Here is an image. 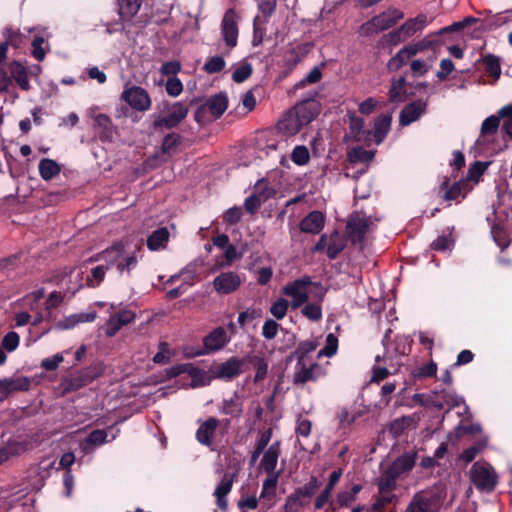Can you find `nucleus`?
<instances>
[{
    "label": "nucleus",
    "instance_id": "nucleus-1",
    "mask_svg": "<svg viewBox=\"0 0 512 512\" xmlns=\"http://www.w3.org/2000/svg\"><path fill=\"white\" fill-rule=\"evenodd\" d=\"M445 497L446 491L442 486L419 491L412 497L405 512H439Z\"/></svg>",
    "mask_w": 512,
    "mask_h": 512
},
{
    "label": "nucleus",
    "instance_id": "nucleus-2",
    "mask_svg": "<svg viewBox=\"0 0 512 512\" xmlns=\"http://www.w3.org/2000/svg\"><path fill=\"white\" fill-rule=\"evenodd\" d=\"M470 479L480 492L491 493L498 483V475L487 462H475L470 469Z\"/></svg>",
    "mask_w": 512,
    "mask_h": 512
},
{
    "label": "nucleus",
    "instance_id": "nucleus-3",
    "mask_svg": "<svg viewBox=\"0 0 512 512\" xmlns=\"http://www.w3.org/2000/svg\"><path fill=\"white\" fill-rule=\"evenodd\" d=\"M210 372L215 379L230 382L245 372V359L231 356L222 363L214 362L210 366Z\"/></svg>",
    "mask_w": 512,
    "mask_h": 512
},
{
    "label": "nucleus",
    "instance_id": "nucleus-4",
    "mask_svg": "<svg viewBox=\"0 0 512 512\" xmlns=\"http://www.w3.org/2000/svg\"><path fill=\"white\" fill-rule=\"evenodd\" d=\"M314 285L319 286V284L313 283L309 276H303L298 278L292 282L287 283L282 288V294L291 297V307L292 309H298L302 305L308 302L309 300V291L308 287Z\"/></svg>",
    "mask_w": 512,
    "mask_h": 512
},
{
    "label": "nucleus",
    "instance_id": "nucleus-5",
    "mask_svg": "<svg viewBox=\"0 0 512 512\" xmlns=\"http://www.w3.org/2000/svg\"><path fill=\"white\" fill-rule=\"evenodd\" d=\"M230 341L223 327L213 329L203 338V347L198 348L195 353H187V358L208 355L212 352L221 350Z\"/></svg>",
    "mask_w": 512,
    "mask_h": 512
},
{
    "label": "nucleus",
    "instance_id": "nucleus-6",
    "mask_svg": "<svg viewBox=\"0 0 512 512\" xmlns=\"http://www.w3.org/2000/svg\"><path fill=\"white\" fill-rule=\"evenodd\" d=\"M189 108L182 102H175L171 106V110L165 116L157 117L153 122V128L158 129H173L177 127L188 115Z\"/></svg>",
    "mask_w": 512,
    "mask_h": 512
},
{
    "label": "nucleus",
    "instance_id": "nucleus-7",
    "mask_svg": "<svg viewBox=\"0 0 512 512\" xmlns=\"http://www.w3.org/2000/svg\"><path fill=\"white\" fill-rule=\"evenodd\" d=\"M121 98L136 111L144 112L151 107V98L148 92L140 86L125 89Z\"/></svg>",
    "mask_w": 512,
    "mask_h": 512
},
{
    "label": "nucleus",
    "instance_id": "nucleus-8",
    "mask_svg": "<svg viewBox=\"0 0 512 512\" xmlns=\"http://www.w3.org/2000/svg\"><path fill=\"white\" fill-rule=\"evenodd\" d=\"M466 185L465 181H458L451 184L450 179L444 177L439 185L437 196L445 202L454 201L460 203V201L466 197V192L464 191Z\"/></svg>",
    "mask_w": 512,
    "mask_h": 512
},
{
    "label": "nucleus",
    "instance_id": "nucleus-9",
    "mask_svg": "<svg viewBox=\"0 0 512 512\" xmlns=\"http://www.w3.org/2000/svg\"><path fill=\"white\" fill-rule=\"evenodd\" d=\"M237 22L238 15L235 10L232 8L228 9L221 22V33L225 44L230 48H234L238 42L239 30Z\"/></svg>",
    "mask_w": 512,
    "mask_h": 512
},
{
    "label": "nucleus",
    "instance_id": "nucleus-10",
    "mask_svg": "<svg viewBox=\"0 0 512 512\" xmlns=\"http://www.w3.org/2000/svg\"><path fill=\"white\" fill-rule=\"evenodd\" d=\"M370 223L369 218L360 217L359 215H352L348 219L346 229L349 239L353 244H358L364 241L369 230Z\"/></svg>",
    "mask_w": 512,
    "mask_h": 512
},
{
    "label": "nucleus",
    "instance_id": "nucleus-11",
    "mask_svg": "<svg viewBox=\"0 0 512 512\" xmlns=\"http://www.w3.org/2000/svg\"><path fill=\"white\" fill-rule=\"evenodd\" d=\"M242 280L236 272H222L213 280V287L219 293L228 295L235 292L241 285Z\"/></svg>",
    "mask_w": 512,
    "mask_h": 512
},
{
    "label": "nucleus",
    "instance_id": "nucleus-12",
    "mask_svg": "<svg viewBox=\"0 0 512 512\" xmlns=\"http://www.w3.org/2000/svg\"><path fill=\"white\" fill-rule=\"evenodd\" d=\"M297 371L294 374L293 383L295 385H303L310 381H317L319 378L325 375L322 366L319 363H312L306 366L305 362L302 364H296Z\"/></svg>",
    "mask_w": 512,
    "mask_h": 512
},
{
    "label": "nucleus",
    "instance_id": "nucleus-13",
    "mask_svg": "<svg viewBox=\"0 0 512 512\" xmlns=\"http://www.w3.org/2000/svg\"><path fill=\"white\" fill-rule=\"evenodd\" d=\"M461 401L462 400L458 398L454 391L447 389L434 390L426 399L427 403H430L437 409H442L445 405L449 406V409H451L459 406Z\"/></svg>",
    "mask_w": 512,
    "mask_h": 512
},
{
    "label": "nucleus",
    "instance_id": "nucleus-14",
    "mask_svg": "<svg viewBox=\"0 0 512 512\" xmlns=\"http://www.w3.org/2000/svg\"><path fill=\"white\" fill-rule=\"evenodd\" d=\"M426 109L427 102L421 99L408 103L400 112L399 124L401 126L410 125L418 120L426 112Z\"/></svg>",
    "mask_w": 512,
    "mask_h": 512
},
{
    "label": "nucleus",
    "instance_id": "nucleus-15",
    "mask_svg": "<svg viewBox=\"0 0 512 512\" xmlns=\"http://www.w3.org/2000/svg\"><path fill=\"white\" fill-rule=\"evenodd\" d=\"M219 423V420L215 417H209L200 423L195 434L196 440L206 447H211Z\"/></svg>",
    "mask_w": 512,
    "mask_h": 512
},
{
    "label": "nucleus",
    "instance_id": "nucleus-16",
    "mask_svg": "<svg viewBox=\"0 0 512 512\" xmlns=\"http://www.w3.org/2000/svg\"><path fill=\"white\" fill-rule=\"evenodd\" d=\"M325 216L321 211L313 210L306 215L299 224L303 233L319 234L324 228Z\"/></svg>",
    "mask_w": 512,
    "mask_h": 512
},
{
    "label": "nucleus",
    "instance_id": "nucleus-17",
    "mask_svg": "<svg viewBox=\"0 0 512 512\" xmlns=\"http://www.w3.org/2000/svg\"><path fill=\"white\" fill-rule=\"evenodd\" d=\"M418 52H421L420 47L416 44H410L400 49L395 56H393L388 62V68L391 71L399 70L405 65L411 57L415 56Z\"/></svg>",
    "mask_w": 512,
    "mask_h": 512
},
{
    "label": "nucleus",
    "instance_id": "nucleus-18",
    "mask_svg": "<svg viewBox=\"0 0 512 512\" xmlns=\"http://www.w3.org/2000/svg\"><path fill=\"white\" fill-rule=\"evenodd\" d=\"M416 459L417 451L411 450L398 456L388 467L401 476L414 468Z\"/></svg>",
    "mask_w": 512,
    "mask_h": 512
},
{
    "label": "nucleus",
    "instance_id": "nucleus-19",
    "mask_svg": "<svg viewBox=\"0 0 512 512\" xmlns=\"http://www.w3.org/2000/svg\"><path fill=\"white\" fill-rule=\"evenodd\" d=\"M232 486L233 476L229 473H225L214 491V496L216 497V504L222 511L227 510L228 503L226 497L230 493Z\"/></svg>",
    "mask_w": 512,
    "mask_h": 512
},
{
    "label": "nucleus",
    "instance_id": "nucleus-20",
    "mask_svg": "<svg viewBox=\"0 0 512 512\" xmlns=\"http://www.w3.org/2000/svg\"><path fill=\"white\" fill-rule=\"evenodd\" d=\"M280 446H281L280 441H275L268 447V449L266 451L264 450V454L261 459L260 466L268 474L275 473L278 458L281 453Z\"/></svg>",
    "mask_w": 512,
    "mask_h": 512
},
{
    "label": "nucleus",
    "instance_id": "nucleus-21",
    "mask_svg": "<svg viewBox=\"0 0 512 512\" xmlns=\"http://www.w3.org/2000/svg\"><path fill=\"white\" fill-rule=\"evenodd\" d=\"M294 113L303 126H306L319 114V106L315 102L303 101L295 106Z\"/></svg>",
    "mask_w": 512,
    "mask_h": 512
},
{
    "label": "nucleus",
    "instance_id": "nucleus-22",
    "mask_svg": "<svg viewBox=\"0 0 512 512\" xmlns=\"http://www.w3.org/2000/svg\"><path fill=\"white\" fill-rule=\"evenodd\" d=\"M406 85V79L403 76L393 80L389 89V102L402 103L411 97L413 92H408Z\"/></svg>",
    "mask_w": 512,
    "mask_h": 512
},
{
    "label": "nucleus",
    "instance_id": "nucleus-23",
    "mask_svg": "<svg viewBox=\"0 0 512 512\" xmlns=\"http://www.w3.org/2000/svg\"><path fill=\"white\" fill-rule=\"evenodd\" d=\"M123 253L124 245L122 242H116L97 256L91 257L88 261L93 262L104 260L106 262L105 265H109L110 269L119 260V258L122 257Z\"/></svg>",
    "mask_w": 512,
    "mask_h": 512
},
{
    "label": "nucleus",
    "instance_id": "nucleus-24",
    "mask_svg": "<svg viewBox=\"0 0 512 512\" xmlns=\"http://www.w3.org/2000/svg\"><path fill=\"white\" fill-rule=\"evenodd\" d=\"M342 474H343V472H342V469H340V468L337 470H334L330 474L328 483L326 484L324 490L315 499V503H314L315 509H317V510L322 509L324 507V505L328 502V500L331 496V493H332L335 485L339 482Z\"/></svg>",
    "mask_w": 512,
    "mask_h": 512
},
{
    "label": "nucleus",
    "instance_id": "nucleus-25",
    "mask_svg": "<svg viewBox=\"0 0 512 512\" xmlns=\"http://www.w3.org/2000/svg\"><path fill=\"white\" fill-rule=\"evenodd\" d=\"M9 71L11 74L10 77L15 80L21 90L29 91L31 89L28 72L25 66L14 60L9 64Z\"/></svg>",
    "mask_w": 512,
    "mask_h": 512
},
{
    "label": "nucleus",
    "instance_id": "nucleus-26",
    "mask_svg": "<svg viewBox=\"0 0 512 512\" xmlns=\"http://www.w3.org/2000/svg\"><path fill=\"white\" fill-rule=\"evenodd\" d=\"M244 359H245V366L250 363L253 365L254 369H255V376H254V383H259L261 381H263L266 376H267V373H268V362L266 361L265 358L261 357V356H258V355H253V354H248L246 356H244Z\"/></svg>",
    "mask_w": 512,
    "mask_h": 512
},
{
    "label": "nucleus",
    "instance_id": "nucleus-27",
    "mask_svg": "<svg viewBox=\"0 0 512 512\" xmlns=\"http://www.w3.org/2000/svg\"><path fill=\"white\" fill-rule=\"evenodd\" d=\"M302 127H304L303 124L294 112L288 113L277 124L278 130L287 136H293L297 134L302 129Z\"/></svg>",
    "mask_w": 512,
    "mask_h": 512
},
{
    "label": "nucleus",
    "instance_id": "nucleus-28",
    "mask_svg": "<svg viewBox=\"0 0 512 512\" xmlns=\"http://www.w3.org/2000/svg\"><path fill=\"white\" fill-rule=\"evenodd\" d=\"M192 380L191 386L192 387H204L210 385L211 381L215 379L212 377V373L210 372V369L208 371L202 370L197 366H194L192 363H190L188 367V373H187Z\"/></svg>",
    "mask_w": 512,
    "mask_h": 512
},
{
    "label": "nucleus",
    "instance_id": "nucleus-29",
    "mask_svg": "<svg viewBox=\"0 0 512 512\" xmlns=\"http://www.w3.org/2000/svg\"><path fill=\"white\" fill-rule=\"evenodd\" d=\"M170 233L166 227L154 230L147 238V247L150 251H157L165 248L169 241Z\"/></svg>",
    "mask_w": 512,
    "mask_h": 512
},
{
    "label": "nucleus",
    "instance_id": "nucleus-30",
    "mask_svg": "<svg viewBox=\"0 0 512 512\" xmlns=\"http://www.w3.org/2000/svg\"><path fill=\"white\" fill-rule=\"evenodd\" d=\"M400 476L387 467L381 474L377 486L380 494L393 492L397 487V479Z\"/></svg>",
    "mask_w": 512,
    "mask_h": 512
},
{
    "label": "nucleus",
    "instance_id": "nucleus-31",
    "mask_svg": "<svg viewBox=\"0 0 512 512\" xmlns=\"http://www.w3.org/2000/svg\"><path fill=\"white\" fill-rule=\"evenodd\" d=\"M392 14L393 15H390L387 12H383L372 17L373 22L375 23V26L379 32L393 27L404 16L403 13L398 10H393Z\"/></svg>",
    "mask_w": 512,
    "mask_h": 512
},
{
    "label": "nucleus",
    "instance_id": "nucleus-32",
    "mask_svg": "<svg viewBox=\"0 0 512 512\" xmlns=\"http://www.w3.org/2000/svg\"><path fill=\"white\" fill-rule=\"evenodd\" d=\"M207 107V110H209L215 118L221 117L228 107V97L226 93L220 92L212 96L207 101Z\"/></svg>",
    "mask_w": 512,
    "mask_h": 512
},
{
    "label": "nucleus",
    "instance_id": "nucleus-33",
    "mask_svg": "<svg viewBox=\"0 0 512 512\" xmlns=\"http://www.w3.org/2000/svg\"><path fill=\"white\" fill-rule=\"evenodd\" d=\"M96 318V312L91 313H77L66 317L64 320L58 322L57 326L60 329H71L79 323L93 322Z\"/></svg>",
    "mask_w": 512,
    "mask_h": 512
},
{
    "label": "nucleus",
    "instance_id": "nucleus-34",
    "mask_svg": "<svg viewBox=\"0 0 512 512\" xmlns=\"http://www.w3.org/2000/svg\"><path fill=\"white\" fill-rule=\"evenodd\" d=\"M117 2L120 17L129 21L138 13L142 0H117Z\"/></svg>",
    "mask_w": 512,
    "mask_h": 512
},
{
    "label": "nucleus",
    "instance_id": "nucleus-35",
    "mask_svg": "<svg viewBox=\"0 0 512 512\" xmlns=\"http://www.w3.org/2000/svg\"><path fill=\"white\" fill-rule=\"evenodd\" d=\"M89 384V378H84L82 373L78 370L71 373L63 381V387L65 393L75 392Z\"/></svg>",
    "mask_w": 512,
    "mask_h": 512
},
{
    "label": "nucleus",
    "instance_id": "nucleus-36",
    "mask_svg": "<svg viewBox=\"0 0 512 512\" xmlns=\"http://www.w3.org/2000/svg\"><path fill=\"white\" fill-rule=\"evenodd\" d=\"M38 169L40 176L46 181L51 180L61 172L60 165L55 160L49 158L41 159Z\"/></svg>",
    "mask_w": 512,
    "mask_h": 512
},
{
    "label": "nucleus",
    "instance_id": "nucleus-37",
    "mask_svg": "<svg viewBox=\"0 0 512 512\" xmlns=\"http://www.w3.org/2000/svg\"><path fill=\"white\" fill-rule=\"evenodd\" d=\"M221 411L232 418H239L243 414V403L235 394L234 397L223 400Z\"/></svg>",
    "mask_w": 512,
    "mask_h": 512
},
{
    "label": "nucleus",
    "instance_id": "nucleus-38",
    "mask_svg": "<svg viewBox=\"0 0 512 512\" xmlns=\"http://www.w3.org/2000/svg\"><path fill=\"white\" fill-rule=\"evenodd\" d=\"M391 116L381 115L375 120L374 124V137L376 143H381L388 134L391 126Z\"/></svg>",
    "mask_w": 512,
    "mask_h": 512
},
{
    "label": "nucleus",
    "instance_id": "nucleus-39",
    "mask_svg": "<svg viewBox=\"0 0 512 512\" xmlns=\"http://www.w3.org/2000/svg\"><path fill=\"white\" fill-rule=\"evenodd\" d=\"M349 129L350 137L353 138L355 142H360L364 139V120L361 117L351 114L349 116Z\"/></svg>",
    "mask_w": 512,
    "mask_h": 512
},
{
    "label": "nucleus",
    "instance_id": "nucleus-40",
    "mask_svg": "<svg viewBox=\"0 0 512 512\" xmlns=\"http://www.w3.org/2000/svg\"><path fill=\"white\" fill-rule=\"evenodd\" d=\"M483 63L486 73L495 80L499 79L501 75L500 58L494 54H487L483 57Z\"/></svg>",
    "mask_w": 512,
    "mask_h": 512
},
{
    "label": "nucleus",
    "instance_id": "nucleus-41",
    "mask_svg": "<svg viewBox=\"0 0 512 512\" xmlns=\"http://www.w3.org/2000/svg\"><path fill=\"white\" fill-rule=\"evenodd\" d=\"M109 270V265H98L93 267L90 271V275L86 278V284L88 287H98L105 278L106 271Z\"/></svg>",
    "mask_w": 512,
    "mask_h": 512
},
{
    "label": "nucleus",
    "instance_id": "nucleus-42",
    "mask_svg": "<svg viewBox=\"0 0 512 512\" xmlns=\"http://www.w3.org/2000/svg\"><path fill=\"white\" fill-rule=\"evenodd\" d=\"M279 476L280 472L272 473L263 481L260 498H271L276 495V487Z\"/></svg>",
    "mask_w": 512,
    "mask_h": 512
},
{
    "label": "nucleus",
    "instance_id": "nucleus-43",
    "mask_svg": "<svg viewBox=\"0 0 512 512\" xmlns=\"http://www.w3.org/2000/svg\"><path fill=\"white\" fill-rule=\"evenodd\" d=\"M8 394L16 391H27L30 388V380L25 376L17 378H4Z\"/></svg>",
    "mask_w": 512,
    "mask_h": 512
},
{
    "label": "nucleus",
    "instance_id": "nucleus-44",
    "mask_svg": "<svg viewBox=\"0 0 512 512\" xmlns=\"http://www.w3.org/2000/svg\"><path fill=\"white\" fill-rule=\"evenodd\" d=\"M181 135L175 132L168 133L162 141L161 151L164 154H170L181 144Z\"/></svg>",
    "mask_w": 512,
    "mask_h": 512
},
{
    "label": "nucleus",
    "instance_id": "nucleus-45",
    "mask_svg": "<svg viewBox=\"0 0 512 512\" xmlns=\"http://www.w3.org/2000/svg\"><path fill=\"white\" fill-rule=\"evenodd\" d=\"M291 160L298 166H304L310 161V153L306 146L297 145L291 153Z\"/></svg>",
    "mask_w": 512,
    "mask_h": 512
},
{
    "label": "nucleus",
    "instance_id": "nucleus-46",
    "mask_svg": "<svg viewBox=\"0 0 512 512\" xmlns=\"http://www.w3.org/2000/svg\"><path fill=\"white\" fill-rule=\"evenodd\" d=\"M316 348L317 344L314 341L306 340L300 342L294 352L298 364H302V362H304L305 357L311 352L315 351Z\"/></svg>",
    "mask_w": 512,
    "mask_h": 512
},
{
    "label": "nucleus",
    "instance_id": "nucleus-47",
    "mask_svg": "<svg viewBox=\"0 0 512 512\" xmlns=\"http://www.w3.org/2000/svg\"><path fill=\"white\" fill-rule=\"evenodd\" d=\"M502 117H500L499 112L497 115H491L487 117L481 125V134L482 135H492L495 134L498 131L500 120Z\"/></svg>",
    "mask_w": 512,
    "mask_h": 512
},
{
    "label": "nucleus",
    "instance_id": "nucleus-48",
    "mask_svg": "<svg viewBox=\"0 0 512 512\" xmlns=\"http://www.w3.org/2000/svg\"><path fill=\"white\" fill-rule=\"evenodd\" d=\"M301 313L308 320L318 322L322 319L323 313L321 305L317 303H308L302 309Z\"/></svg>",
    "mask_w": 512,
    "mask_h": 512
},
{
    "label": "nucleus",
    "instance_id": "nucleus-49",
    "mask_svg": "<svg viewBox=\"0 0 512 512\" xmlns=\"http://www.w3.org/2000/svg\"><path fill=\"white\" fill-rule=\"evenodd\" d=\"M437 373V364L434 361L419 366L412 371V376L415 379H423L427 377H434Z\"/></svg>",
    "mask_w": 512,
    "mask_h": 512
},
{
    "label": "nucleus",
    "instance_id": "nucleus-50",
    "mask_svg": "<svg viewBox=\"0 0 512 512\" xmlns=\"http://www.w3.org/2000/svg\"><path fill=\"white\" fill-rule=\"evenodd\" d=\"M355 500L356 497H354L349 491H342L338 493L336 499L330 503V507L332 511L335 512L340 508L348 507Z\"/></svg>",
    "mask_w": 512,
    "mask_h": 512
},
{
    "label": "nucleus",
    "instance_id": "nucleus-51",
    "mask_svg": "<svg viewBox=\"0 0 512 512\" xmlns=\"http://www.w3.org/2000/svg\"><path fill=\"white\" fill-rule=\"evenodd\" d=\"M320 485L321 484L318 481V479L316 477L312 476L311 479L309 480V482L306 483L304 486L297 488L295 490V493L300 498H305V497L309 498L316 493V491L319 489Z\"/></svg>",
    "mask_w": 512,
    "mask_h": 512
},
{
    "label": "nucleus",
    "instance_id": "nucleus-52",
    "mask_svg": "<svg viewBox=\"0 0 512 512\" xmlns=\"http://www.w3.org/2000/svg\"><path fill=\"white\" fill-rule=\"evenodd\" d=\"M225 68V60L222 56L216 55L209 58L204 66L203 70L208 74H215L221 72Z\"/></svg>",
    "mask_w": 512,
    "mask_h": 512
},
{
    "label": "nucleus",
    "instance_id": "nucleus-53",
    "mask_svg": "<svg viewBox=\"0 0 512 512\" xmlns=\"http://www.w3.org/2000/svg\"><path fill=\"white\" fill-rule=\"evenodd\" d=\"M321 78V69L318 66H315L303 79L294 85V89L298 90L304 88L308 84H315L319 82Z\"/></svg>",
    "mask_w": 512,
    "mask_h": 512
},
{
    "label": "nucleus",
    "instance_id": "nucleus-54",
    "mask_svg": "<svg viewBox=\"0 0 512 512\" xmlns=\"http://www.w3.org/2000/svg\"><path fill=\"white\" fill-rule=\"evenodd\" d=\"M500 117L504 119L502 130L510 137L512 140V104H508L503 106L499 110Z\"/></svg>",
    "mask_w": 512,
    "mask_h": 512
},
{
    "label": "nucleus",
    "instance_id": "nucleus-55",
    "mask_svg": "<svg viewBox=\"0 0 512 512\" xmlns=\"http://www.w3.org/2000/svg\"><path fill=\"white\" fill-rule=\"evenodd\" d=\"M252 73V65L248 62H244L233 71L232 80L236 83H242L246 81L252 75Z\"/></svg>",
    "mask_w": 512,
    "mask_h": 512
},
{
    "label": "nucleus",
    "instance_id": "nucleus-56",
    "mask_svg": "<svg viewBox=\"0 0 512 512\" xmlns=\"http://www.w3.org/2000/svg\"><path fill=\"white\" fill-rule=\"evenodd\" d=\"M7 32L10 33L7 40L0 43V65L6 62L9 45L17 46V40L19 39V35L11 29H8Z\"/></svg>",
    "mask_w": 512,
    "mask_h": 512
},
{
    "label": "nucleus",
    "instance_id": "nucleus-57",
    "mask_svg": "<svg viewBox=\"0 0 512 512\" xmlns=\"http://www.w3.org/2000/svg\"><path fill=\"white\" fill-rule=\"evenodd\" d=\"M289 307V302L285 298H278L270 307V313L277 319L281 320L285 317Z\"/></svg>",
    "mask_w": 512,
    "mask_h": 512
},
{
    "label": "nucleus",
    "instance_id": "nucleus-58",
    "mask_svg": "<svg viewBox=\"0 0 512 512\" xmlns=\"http://www.w3.org/2000/svg\"><path fill=\"white\" fill-rule=\"evenodd\" d=\"M444 35L443 33H440V30L436 33H432L427 35L422 41H419L417 43L418 47H420V50L423 51L427 48H435L437 46L442 45L441 36Z\"/></svg>",
    "mask_w": 512,
    "mask_h": 512
},
{
    "label": "nucleus",
    "instance_id": "nucleus-59",
    "mask_svg": "<svg viewBox=\"0 0 512 512\" xmlns=\"http://www.w3.org/2000/svg\"><path fill=\"white\" fill-rule=\"evenodd\" d=\"M255 195H259L262 198V202L271 198L275 191L273 188L269 187L264 179H260L256 182L255 186Z\"/></svg>",
    "mask_w": 512,
    "mask_h": 512
},
{
    "label": "nucleus",
    "instance_id": "nucleus-60",
    "mask_svg": "<svg viewBox=\"0 0 512 512\" xmlns=\"http://www.w3.org/2000/svg\"><path fill=\"white\" fill-rule=\"evenodd\" d=\"M484 446V441H478L474 445L464 449L461 454V459L466 463L472 462L476 458L477 454L484 448Z\"/></svg>",
    "mask_w": 512,
    "mask_h": 512
},
{
    "label": "nucleus",
    "instance_id": "nucleus-61",
    "mask_svg": "<svg viewBox=\"0 0 512 512\" xmlns=\"http://www.w3.org/2000/svg\"><path fill=\"white\" fill-rule=\"evenodd\" d=\"M338 348V339L333 333H329L326 336V345L325 347L319 352V356H327L332 357Z\"/></svg>",
    "mask_w": 512,
    "mask_h": 512
},
{
    "label": "nucleus",
    "instance_id": "nucleus-62",
    "mask_svg": "<svg viewBox=\"0 0 512 512\" xmlns=\"http://www.w3.org/2000/svg\"><path fill=\"white\" fill-rule=\"evenodd\" d=\"M345 244L342 240L333 239L331 237L330 243L327 245L326 254L330 260L336 259L339 254L343 251Z\"/></svg>",
    "mask_w": 512,
    "mask_h": 512
},
{
    "label": "nucleus",
    "instance_id": "nucleus-63",
    "mask_svg": "<svg viewBox=\"0 0 512 512\" xmlns=\"http://www.w3.org/2000/svg\"><path fill=\"white\" fill-rule=\"evenodd\" d=\"M183 91V84L177 77L168 78L166 82V92L169 96L177 97Z\"/></svg>",
    "mask_w": 512,
    "mask_h": 512
},
{
    "label": "nucleus",
    "instance_id": "nucleus-64",
    "mask_svg": "<svg viewBox=\"0 0 512 512\" xmlns=\"http://www.w3.org/2000/svg\"><path fill=\"white\" fill-rule=\"evenodd\" d=\"M279 324L273 319H267L262 327V336L267 340H272L276 337Z\"/></svg>",
    "mask_w": 512,
    "mask_h": 512
}]
</instances>
